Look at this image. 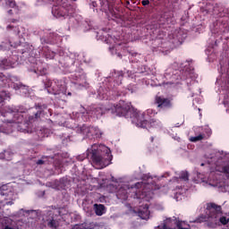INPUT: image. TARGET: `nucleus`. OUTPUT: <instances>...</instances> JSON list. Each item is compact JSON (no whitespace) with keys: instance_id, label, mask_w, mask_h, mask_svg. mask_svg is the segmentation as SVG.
<instances>
[{"instance_id":"4be33fe9","label":"nucleus","mask_w":229,"mask_h":229,"mask_svg":"<svg viewBox=\"0 0 229 229\" xmlns=\"http://www.w3.org/2000/svg\"><path fill=\"white\" fill-rule=\"evenodd\" d=\"M36 119H38V117H40V112H38L35 114Z\"/></svg>"},{"instance_id":"393cba45","label":"nucleus","mask_w":229,"mask_h":229,"mask_svg":"<svg viewBox=\"0 0 229 229\" xmlns=\"http://www.w3.org/2000/svg\"><path fill=\"white\" fill-rule=\"evenodd\" d=\"M109 49H110V51H112V49H114V47H109Z\"/></svg>"},{"instance_id":"f8f14e48","label":"nucleus","mask_w":229,"mask_h":229,"mask_svg":"<svg viewBox=\"0 0 229 229\" xmlns=\"http://www.w3.org/2000/svg\"><path fill=\"white\" fill-rule=\"evenodd\" d=\"M138 216L141 218V219H149V209L148 208H144L143 210H140L138 212Z\"/></svg>"},{"instance_id":"39448f33","label":"nucleus","mask_w":229,"mask_h":229,"mask_svg":"<svg viewBox=\"0 0 229 229\" xmlns=\"http://www.w3.org/2000/svg\"><path fill=\"white\" fill-rule=\"evenodd\" d=\"M155 103L159 110H168V108H173V102L171 101V98L156 96Z\"/></svg>"},{"instance_id":"ddd939ff","label":"nucleus","mask_w":229,"mask_h":229,"mask_svg":"<svg viewBox=\"0 0 229 229\" xmlns=\"http://www.w3.org/2000/svg\"><path fill=\"white\" fill-rule=\"evenodd\" d=\"M203 139H205V135L199 134L198 136L190 138V140H191V142H198L199 140H203Z\"/></svg>"},{"instance_id":"412c9836","label":"nucleus","mask_w":229,"mask_h":229,"mask_svg":"<svg viewBox=\"0 0 229 229\" xmlns=\"http://www.w3.org/2000/svg\"><path fill=\"white\" fill-rule=\"evenodd\" d=\"M6 30H7L8 31H10V30H13V26L8 25V26L6 27Z\"/></svg>"},{"instance_id":"2eb2a0df","label":"nucleus","mask_w":229,"mask_h":229,"mask_svg":"<svg viewBox=\"0 0 229 229\" xmlns=\"http://www.w3.org/2000/svg\"><path fill=\"white\" fill-rule=\"evenodd\" d=\"M47 226H49V228H56L58 226V222H56L55 219H52L48 222Z\"/></svg>"},{"instance_id":"5701e85b","label":"nucleus","mask_w":229,"mask_h":229,"mask_svg":"<svg viewBox=\"0 0 229 229\" xmlns=\"http://www.w3.org/2000/svg\"><path fill=\"white\" fill-rule=\"evenodd\" d=\"M8 13H9V15H13V13L12 10H9V11H8Z\"/></svg>"},{"instance_id":"dca6fc26","label":"nucleus","mask_w":229,"mask_h":229,"mask_svg":"<svg viewBox=\"0 0 229 229\" xmlns=\"http://www.w3.org/2000/svg\"><path fill=\"white\" fill-rule=\"evenodd\" d=\"M180 180L187 182V180H189V174L187 172H182L180 175Z\"/></svg>"},{"instance_id":"6ab92c4d","label":"nucleus","mask_w":229,"mask_h":229,"mask_svg":"<svg viewBox=\"0 0 229 229\" xmlns=\"http://www.w3.org/2000/svg\"><path fill=\"white\" fill-rule=\"evenodd\" d=\"M36 164H37L38 165H44V160L38 159Z\"/></svg>"},{"instance_id":"0eeeda50","label":"nucleus","mask_w":229,"mask_h":229,"mask_svg":"<svg viewBox=\"0 0 229 229\" xmlns=\"http://www.w3.org/2000/svg\"><path fill=\"white\" fill-rule=\"evenodd\" d=\"M208 208H209L211 214L210 217H214L215 219H217V216L221 214V206H217L216 204L210 203L208 205Z\"/></svg>"},{"instance_id":"7ed1b4c3","label":"nucleus","mask_w":229,"mask_h":229,"mask_svg":"<svg viewBox=\"0 0 229 229\" xmlns=\"http://www.w3.org/2000/svg\"><path fill=\"white\" fill-rule=\"evenodd\" d=\"M155 114V110L153 109H148L147 111L140 113L139 112V115H143V118L141 119V123H144L146 126H138L139 128H157L158 126L159 123L155 119H149V115H153Z\"/></svg>"},{"instance_id":"4468645a","label":"nucleus","mask_w":229,"mask_h":229,"mask_svg":"<svg viewBox=\"0 0 229 229\" xmlns=\"http://www.w3.org/2000/svg\"><path fill=\"white\" fill-rule=\"evenodd\" d=\"M220 173H224V174H225L229 180V165L223 166L222 170H220Z\"/></svg>"},{"instance_id":"bb28decb","label":"nucleus","mask_w":229,"mask_h":229,"mask_svg":"<svg viewBox=\"0 0 229 229\" xmlns=\"http://www.w3.org/2000/svg\"><path fill=\"white\" fill-rule=\"evenodd\" d=\"M201 165L203 166V165H205V164L202 163Z\"/></svg>"},{"instance_id":"9b49d317","label":"nucleus","mask_w":229,"mask_h":229,"mask_svg":"<svg viewBox=\"0 0 229 229\" xmlns=\"http://www.w3.org/2000/svg\"><path fill=\"white\" fill-rule=\"evenodd\" d=\"M0 3H5V8H14L15 10H19L15 0H0Z\"/></svg>"},{"instance_id":"b1692460","label":"nucleus","mask_w":229,"mask_h":229,"mask_svg":"<svg viewBox=\"0 0 229 229\" xmlns=\"http://www.w3.org/2000/svg\"><path fill=\"white\" fill-rule=\"evenodd\" d=\"M18 21L17 20H15V19H13L12 21H11V22H17Z\"/></svg>"},{"instance_id":"9d476101","label":"nucleus","mask_w":229,"mask_h":229,"mask_svg":"<svg viewBox=\"0 0 229 229\" xmlns=\"http://www.w3.org/2000/svg\"><path fill=\"white\" fill-rule=\"evenodd\" d=\"M93 208L95 210L96 216H103V214L106 212V208L103 204H94Z\"/></svg>"},{"instance_id":"a211bd4d","label":"nucleus","mask_w":229,"mask_h":229,"mask_svg":"<svg viewBox=\"0 0 229 229\" xmlns=\"http://www.w3.org/2000/svg\"><path fill=\"white\" fill-rule=\"evenodd\" d=\"M141 4H142L143 6H148V4H149V0H143V1L141 2Z\"/></svg>"},{"instance_id":"aec40b11","label":"nucleus","mask_w":229,"mask_h":229,"mask_svg":"<svg viewBox=\"0 0 229 229\" xmlns=\"http://www.w3.org/2000/svg\"><path fill=\"white\" fill-rule=\"evenodd\" d=\"M177 228H178V229H191V228H189V227H183V226H182V224H177Z\"/></svg>"},{"instance_id":"f03ea898","label":"nucleus","mask_w":229,"mask_h":229,"mask_svg":"<svg viewBox=\"0 0 229 229\" xmlns=\"http://www.w3.org/2000/svg\"><path fill=\"white\" fill-rule=\"evenodd\" d=\"M116 115L119 117H130L131 119V123L136 124V126H146L145 123H142V119L144 118V114L139 115V111L131 106V105L120 101L118 105L115 106Z\"/></svg>"},{"instance_id":"6e6552de","label":"nucleus","mask_w":229,"mask_h":229,"mask_svg":"<svg viewBox=\"0 0 229 229\" xmlns=\"http://www.w3.org/2000/svg\"><path fill=\"white\" fill-rule=\"evenodd\" d=\"M52 13L55 17H56V19H60V17H65L67 14V13L65 12V8L64 7H55L52 10Z\"/></svg>"},{"instance_id":"a878e982","label":"nucleus","mask_w":229,"mask_h":229,"mask_svg":"<svg viewBox=\"0 0 229 229\" xmlns=\"http://www.w3.org/2000/svg\"><path fill=\"white\" fill-rule=\"evenodd\" d=\"M3 101V98L0 97V103Z\"/></svg>"},{"instance_id":"cd10ccee","label":"nucleus","mask_w":229,"mask_h":229,"mask_svg":"<svg viewBox=\"0 0 229 229\" xmlns=\"http://www.w3.org/2000/svg\"><path fill=\"white\" fill-rule=\"evenodd\" d=\"M151 141L153 142V138H152Z\"/></svg>"},{"instance_id":"f3484780","label":"nucleus","mask_w":229,"mask_h":229,"mask_svg":"<svg viewBox=\"0 0 229 229\" xmlns=\"http://www.w3.org/2000/svg\"><path fill=\"white\" fill-rule=\"evenodd\" d=\"M219 222L221 223V225H228L229 219L226 216H221L219 218Z\"/></svg>"},{"instance_id":"423d86ee","label":"nucleus","mask_w":229,"mask_h":229,"mask_svg":"<svg viewBox=\"0 0 229 229\" xmlns=\"http://www.w3.org/2000/svg\"><path fill=\"white\" fill-rule=\"evenodd\" d=\"M83 133L88 139H101L103 132L97 127H88L84 130Z\"/></svg>"},{"instance_id":"20e7f679","label":"nucleus","mask_w":229,"mask_h":229,"mask_svg":"<svg viewBox=\"0 0 229 229\" xmlns=\"http://www.w3.org/2000/svg\"><path fill=\"white\" fill-rule=\"evenodd\" d=\"M0 199L6 201L5 205H13L15 193L7 186H2L0 187Z\"/></svg>"},{"instance_id":"f257e3e1","label":"nucleus","mask_w":229,"mask_h":229,"mask_svg":"<svg viewBox=\"0 0 229 229\" xmlns=\"http://www.w3.org/2000/svg\"><path fill=\"white\" fill-rule=\"evenodd\" d=\"M88 157H90L97 169H104L112 162V150L105 145L94 144L88 149Z\"/></svg>"},{"instance_id":"c85d7f7f","label":"nucleus","mask_w":229,"mask_h":229,"mask_svg":"<svg viewBox=\"0 0 229 229\" xmlns=\"http://www.w3.org/2000/svg\"><path fill=\"white\" fill-rule=\"evenodd\" d=\"M118 56H121V55L118 54Z\"/></svg>"},{"instance_id":"1a4fd4ad","label":"nucleus","mask_w":229,"mask_h":229,"mask_svg":"<svg viewBox=\"0 0 229 229\" xmlns=\"http://www.w3.org/2000/svg\"><path fill=\"white\" fill-rule=\"evenodd\" d=\"M159 229H174V221L171 218H166L163 222V225H158Z\"/></svg>"}]
</instances>
